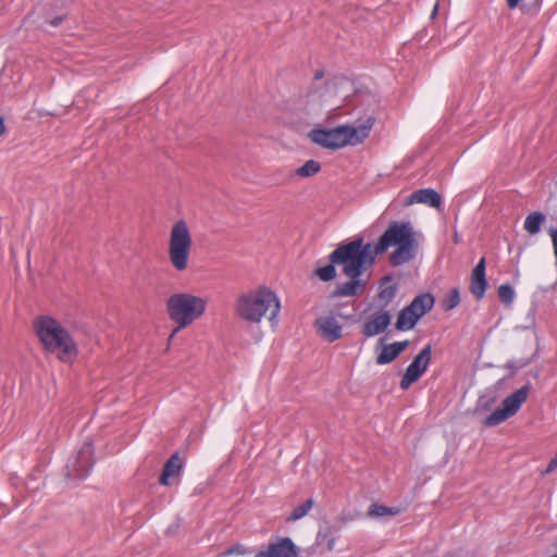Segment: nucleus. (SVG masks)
Wrapping results in <instances>:
<instances>
[{
	"mask_svg": "<svg viewBox=\"0 0 557 557\" xmlns=\"http://www.w3.org/2000/svg\"><path fill=\"white\" fill-rule=\"evenodd\" d=\"M321 171V164L315 160H308L306 163L295 170V176L299 178H309Z\"/></svg>",
	"mask_w": 557,
	"mask_h": 557,
	"instance_id": "5701e85b",
	"label": "nucleus"
},
{
	"mask_svg": "<svg viewBox=\"0 0 557 557\" xmlns=\"http://www.w3.org/2000/svg\"><path fill=\"white\" fill-rule=\"evenodd\" d=\"M435 299L429 294H421L417 296L407 308L418 315V318H422L426 312H429L434 306Z\"/></svg>",
	"mask_w": 557,
	"mask_h": 557,
	"instance_id": "aec40b11",
	"label": "nucleus"
},
{
	"mask_svg": "<svg viewBox=\"0 0 557 557\" xmlns=\"http://www.w3.org/2000/svg\"><path fill=\"white\" fill-rule=\"evenodd\" d=\"M313 500L307 499L301 505L297 506L293 509L289 517L287 518L288 521H296L305 517L313 507Z\"/></svg>",
	"mask_w": 557,
	"mask_h": 557,
	"instance_id": "bb28decb",
	"label": "nucleus"
},
{
	"mask_svg": "<svg viewBox=\"0 0 557 557\" xmlns=\"http://www.w3.org/2000/svg\"><path fill=\"white\" fill-rule=\"evenodd\" d=\"M249 550L248 548L243 545V544H235L233 545L232 547H230L225 553L224 555L225 556H231V555H246L248 554Z\"/></svg>",
	"mask_w": 557,
	"mask_h": 557,
	"instance_id": "7c9ffc66",
	"label": "nucleus"
},
{
	"mask_svg": "<svg viewBox=\"0 0 557 557\" xmlns=\"http://www.w3.org/2000/svg\"><path fill=\"white\" fill-rule=\"evenodd\" d=\"M487 287L485 277V259L482 258L471 273L470 292L480 300L484 297Z\"/></svg>",
	"mask_w": 557,
	"mask_h": 557,
	"instance_id": "dca6fc26",
	"label": "nucleus"
},
{
	"mask_svg": "<svg viewBox=\"0 0 557 557\" xmlns=\"http://www.w3.org/2000/svg\"><path fill=\"white\" fill-rule=\"evenodd\" d=\"M373 124L374 119L368 117L358 126L341 125L331 129L315 128L309 133V138L323 148L336 150L345 146L361 144L369 137Z\"/></svg>",
	"mask_w": 557,
	"mask_h": 557,
	"instance_id": "423d86ee",
	"label": "nucleus"
},
{
	"mask_svg": "<svg viewBox=\"0 0 557 557\" xmlns=\"http://www.w3.org/2000/svg\"><path fill=\"white\" fill-rule=\"evenodd\" d=\"M389 323L391 314L388 311L376 312L362 325V334L366 337H373L384 332Z\"/></svg>",
	"mask_w": 557,
	"mask_h": 557,
	"instance_id": "4468645a",
	"label": "nucleus"
},
{
	"mask_svg": "<svg viewBox=\"0 0 557 557\" xmlns=\"http://www.w3.org/2000/svg\"><path fill=\"white\" fill-rule=\"evenodd\" d=\"M545 220L544 213L539 211L532 212L525 218L523 227L529 234L535 235L540 233Z\"/></svg>",
	"mask_w": 557,
	"mask_h": 557,
	"instance_id": "4be33fe9",
	"label": "nucleus"
},
{
	"mask_svg": "<svg viewBox=\"0 0 557 557\" xmlns=\"http://www.w3.org/2000/svg\"><path fill=\"white\" fill-rule=\"evenodd\" d=\"M33 326L46 354L63 363L74 362L78 356V346L59 321L49 315H40L35 319Z\"/></svg>",
	"mask_w": 557,
	"mask_h": 557,
	"instance_id": "f03ea898",
	"label": "nucleus"
},
{
	"mask_svg": "<svg viewBox=\"0 0 557 557\" xmlns=\"http://www.w3.org/2000/svg\"><path fill=\"white\" fill-rule=\"evenodd\" d=\"M557 468V451H556V455L555 457L549 461L547 468L545 471H543V474L546 475V474H549L552 473L555 469Z\"/></svg>",
	"mask_w": 557,
	"mask_h": 557,
	"instance_id": "2f4dec72",
	"label": "nucleus"
},
{
	"mask_svg": "<svg viewBox=\"0 0 557 557\" xmlns=\"http://www.w3.org/2000/svg\"><path fill=\"white\" fill-rule=\"evenodd\" d=\"M92 454L94 448L91 443H85L81 447L73 463L67 466L69 475L75 479L85 476L92 466Z\"/></svg>",
	"mask_w": 557,
	"mask_h": 557,
	"instance_id": "f8f14e48",
	"label": "nucleus"
},
{
	"mask_svg": "<svg viewBox=\"0 0 557 557\" xmlns=\"http://www.w3.org/2000/svg\"><path fill=\"white\" fill-rule=\"evenodd\" d=\"M352 519H354L352 517H349V518H347V517H339L338 518L339 522H342V523H345V522H347L349 520H352Z\"/></svg>",
	"mask_w": 557,
	"mask_h": 557,
	"instance_id": "e433bc0d",
	"label": "nucleus"
},
{
	"mask_svg": "<svg viewBox=\"0 0 557 557\" xmlns=\"http://www.w3.org/2000/svg\"><path fill=\"white\" fill-rule=\"evenodd\" d=\"M5 133L4 119L0 116V136Z\"/></svg>",
	"mask_w": 557,
	"mask_h": 557,
	"instance_id": "72a5a7b5",
	"label": "nucleus"
},
{
	"mask_svg": "<svg viewBox=\"0 0 557 557\" xmlns=\"http://www.w3.org/2000/svg\"><path fill=\"white\" fill-rule=\"evenodd\" d=\"M419 236L410 222H392L374 246L377 255L395 247L389 255V262L398 267L414 259L419 249Z\"/></svg>",
	"mask_w": 557,
	"mask_h": 557,
	"instance_id": "7ed1b4c3",
	"label": "nucleus"
},
{
	"mask_svg": "<svg viewBox=\"0 0 557 557\" xmlns=\"http://www.w3.org/2000/svg\"><path fill=\"white\" fill-rule=\"evenodd\" d=\"M389 281V277H385L383 280V286L381 287V290L379 293L380 299L386 304L389 302L395 297L397 290L396 285L384 286V284Z\"/></svg>",
	"mask_w": 557,
	"mask_h": 557,
	"instance_id": "cd10ccee",
	"label": "nucleus"
},
{
	"mask_svg": "<svg viewBox=\"0 0 557 557\" xmlns=\"http://www.w3.org/2000/svg\"><path fill=\"white\" fill-rule=\"evenodd\" d=\"M437 12H438V3H436L433 8V11L431 13V18H435V16L437 15Z\"/></svg>",
	"mask_w": 557,
	"mask_h": 557,
	"instance_id": "f704fd0d",
	"label": "nucleus"
},
{
	"mask_svg": "<svg viewBox=\"0 0 557 557\" xmlns=\"http://www.w3.org/2000/svg\"><path fill=\"white\" fill-rule=\"evenodd\" d=\"M343 315L332 311L319 315L314 322L313 327L318 337L326 343H334L344 337Z\"/></svg>",
	"mask_w": 557,
	"mask_h": 557,
	"instance_id": "1a4fd4ad",
	"label": "nucleus"
},
{
	"mask_svg": "<svg viewBox=\"0 0 557 557\" xmlns=\"http://www.w3.org/2000/svg\"><path fill=\"white\" fill-rule=\"evenodd\" d=\"M183 469V460L177 453L173 454L165 462L159 479L161 485H169L170 479L178 478Z\"/></svg>",
	"mask_w": 557,
	"mask_h": 557,
	"instance_id": "a211bd4d",
	"label": "nucleus"
},
{
	"mask_svg": "<svg viewBox=\"0 0 557 557\" xmlns=\"http://www.w3.org/2000/svg\"><path fill=\"white\" fill-rule=\"evenodd\" d=\"M350 281L336 286L334 296L336 297H354L361 295L366 289V281L360 276L349 277Z\"/></svg>",
	"mask_w": 557,
	"mask_h": 557,
	"instance_id": "f3484780",
	"label": "nucleus"
},
{
	"mask_svg": "<svg viewBox=\"0 0 557 557\" xmlns=\"http://www.w3.org/2000/svg\"><path fill=\"white\" fill-rule=\"evenodd\" d=\"M550 557H557V553H556V554H554V555H553V556H550Z\"/></svg>",
	"mask_w": 557,
	"mask_h": 557,
	"instance_id": "4c0bfd02",
	"label": "nucleus"
},
{
	"mask_svg": "<svg viewBox=\"0 0 557 557\" xmlns=\"http://www.w3.org/2000/svg\"><path fill=\"white\" fill-rule=\"evenodd\" d=\"M324 94L318 86H310L297 96L296 109L308 116L318 115L323 108Z\"/></svg>",
	"mask_w": 557,
	"mask_h": 557,
	"instance_id": "9b49d317",
	"label": "nucleus"
},
{
	"mask_svg": "<svg viewBox=\"0 0 557 557\" xmlns=\"http://www.w3.org/2000/svg\"><path fill=\"white\" fill-rule=\"evenodd\" d=\"M193 245L188 223L184 219L175 221L170 230L168 258L177 272H184L188 269Z\"/></svg>",
	"mask_w": 557,
	"mask_h": 557,
	"instance_id": "0eeeda50",
	"label": "nucleus"
},
{
	"mask_svg": "<svg viewBox=\"0 0 557 557\" xmlns=\"http://www.w3.org/2000/svg\"><path fill=\"white\" fill-rule=\"evenodd\" d=\"M62 22V17H55L51 21L52 26H58Z\"/></svg>",
	"mask_w": 557,
	"mask_h": 557,
	"instance_id": "c9c22d12",
	"label": "nucleus"
},
{
	"mask_svg": "<svg viewBox=\"0 0 557 557\" xmlns=\"http://www.w3.org/2000/svg\"><path fill=\"white\" fill-rule=\"evenodd\" d=\"M255 557H298V548L290 539L284 537L271 543Z\"/></svg>",
	"mask_w": 557,
	"mask_h": 557,
	"instance_id": "ddd939ff",
	"label": "nucleus"
},
{
	"mask_svg": "<svg viewBox=\"0 0 557 557\" xmlns=\"http://www.w3.org/2000/svg\"><path fill=\"white\" fill-rule=\"evenodd\" d=\"M335 264L331 262V264L319 268L315 270V274L319 276L320 280L327 282L333 280L336 276V271L334 268Z\"/></svg>",
	"mask_w": 557,
	"mask_h": 557,
	"instance_id": "c756f323",
	"label": "nucleus"
},
{
	"mask_svg": "<svg viewBox=\"0 0 557 557\" xmlns=\"http://www.w3.org/2000/svg\"><path fill=\"white\" fill-rule=\"evenodd\" d=\"M414 203H424L432 208L438 209L442 205V197L434 189H419L412 193L404 202L406 207L412 206Z\"/></svg>",
	"mask_w": 557,
	"mask_h": 557,
	"instance_id": "2eb2a0df",
	"label": "nucleus"
},
{
	"mask_svg": "<svg viewBox=\"0 0 557 557\" xmlns=\"http://www.w3.org/2000/svg\"><path fill=\"white\" fill-rule=\"evenodd\" d=\"M408 341L395 342L393 344L385 345L376 358V363L386 364L394 361L408 347Z\"/></svg>",
	"mask_w": 557,
	"mask_h": 557,
	"instance_id": "6ab92c4d",
	"label": "nucleus"
},
{
	"mask_svg": "<svg viewBox=\"0 0 557 557\" xmlns=\"http://www.w3.org/2000/svg\"><path fill=\"white\" fill-rule=\"evenodd\" d=\"M400 510L396 507H387L380 504H372L368 508V516L371 518H380L384 516H396Z\"/></svg>",
	"mask_w": 557,
	"mask_h": 557,
	"instance_id": "b1692460",
	"label": "nucleus"
},
{
	"mask_svg": "<svg viewBox=\"0 0 557 557\" xmlns=\"http://www.w3.org/2000/svg\"><path fill=\"white\" fill-rule=\"evenodd\" d=\"M498 297L505 305H511L515 299V290L508 284H503L498 287Z\"/></svg>",
	"mask_w": 557,
	"mask_h": 557,
	"instance_id": "c85d7f7f",
	"label": "nucleus"
},
{
	"mask_svg": "<svg viewBox=\"0 0 557 557\" xmlns=\"http://www.w3.org/2000/svg\"><path fill=\"white\" fill-rule=\"evenodd\" d=\"M432 356L431 345H426L411 361L400 381V388L407 389L426 371Z\"/></svg>",
	"mask_w": 557,
	"mask_h": 557,
	"instance_id": "9d476101",
	"label": "nucleus"
},
{
	"mask_svg": "<svg viewBox=\"0 0 557 557\" xmlns=\"http://www.w3.org/2000/svg\"><path fill=\"white\" fill-rule=\"evenodd\" d=\"M280 311L277 294L265 285L242 293L236 299V315L249 324L259 325L267 321L274 327L278 323Z\"/></svg>",
	"mask_w": 557,
	"mask_h": 557,
	"instance_id": "f257e3e1",
	"label": "nucleus"
},
{
	"mask_svg": "<svg viewBox=\"0 0 557 557\" xmlns=\"http://www.w3.org/2000/svg\"><path fill=\"white\" fill-rule=\"evenodd\" d=\"M377 256L374 244L363 243L362 237L339 245L331 255L330 261L342 267L347 277L361 276L372 267Z\"/></svg>",
	"mask_w": 557,
	"mask_h": 557,
	"instance_id": "20e7f679",
	"label": "nucleus"
},
{
	"mask_svg": "<svg viewBox=\"0 0 557 557\" xmlns=\"http://www.w3.org/2000/svg\"><path fill=\"white\" fill-rule=\"evenodd\" d=\"M419 321L418 315L409 308L405 307L398 313L397 321L395 323V327L399 331H407L414 327L417 322Z\"/></svg>",
	"mask_w": 557,
	"mask_h": 557,
	"instance_id": "412c9836",
	"label": "nucleus"
},
{
	"mask_svg": "<svg viewBox=\"0 0 557 557\" xmlns=\"http://www.w3.org/2000/svg\"><path fill=\"white\" fill-rule=\"evenodd\" d=\"M337 532H338V530L335 527L330 525L324 531H322V532H320L318 534V539L321 542H325L326 543V549L329 552L334 550L335 547H336V534H337Z\"/></svg>",
	"mask_w": 557,
	"mask_h": 557,
	"instance_id": "393cba45",
	"label": "nucleus"
},
{
	"mask_svg": "<svg viewBox=\"0 0 557 557\" xmlns=\"http://www.w3.org/2000/svg\"><path fill=\"white\" fill-rule=\"evenodd\" d=\"M521 0H507V5L509 9H515L519 4Z\"/></svg>",
	"mask_w": 557,
	"mask_h": 557,
	"instance_id": "473e14b6",
	"label": "nucleus"
},
{
	"mask_svg": "<svg viewBox=\"0 0 557 557\" xmlns=\"http://www.w3.org/2000/svg\"><path fill=\"white\" fill-rule=\"evenodd\" d=\"M165 308L170 320L176 325L169 336L171 343L177 332L205 314L207 299L186 292L175 293L166 299Z\"/></svg>",
	"mask_w": 557,
	"mask_h": 557,
	"instance_id": "39448f33",
	"label": "nucleus"
},
{
	"mask_svg": "<svg viewBox=\"0 0 557 557\" xmlns=\"http://www.w3.org/2000/svg\"><path fill=\"white\" fill-rule=\"evenodd\" d=\"M529 394V385H524L517 389L503 400L499 408L494 410L488 417L485 418L483 424L485 426H494L511 418L518 412L522 404L528 399Z\"/></svg>",
	"mask_w": 557,
	"mask_h": 557,
	"instance_id": "6e6552de",
	"label": "nucleus"
},
{
	"mask_svg": "<svg viewBox=\"0 0 557 557\" xmlns=\"http://www.w3.org/2000/svg\"><path fill=\"white\" fill-rule=\"evenodd\" d=\"M460 302V294L457 288L450 289L442 300L444 310L449 311L456 308Z\"/></svg>",
	"mask_w": 557,
	"mask_h": 557,
	"instance_id": "a878e982",
	"label": "nucleus"
}]
</instances>
